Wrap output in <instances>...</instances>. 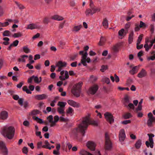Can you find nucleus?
I'll list each match as a JSON object with an SVG mask.
<instances>
[{
	"label": "nucleus",
	"mask_w": 155,
	"mask_h": 155,
	"mask_svg": "<svg viewBox=\"0 0 155 155\" xmlns=\"http://www.w3.org/2000/svg\"><path fill=\"white\" fill-rule=\"evenodd\" d=\"M90 124L94 126H97L98 122L97 121L91 120L90 115L88 114L82 118L81 122L78 125V127L73 129L72 133L74 134H78V133L80 132L81 135L84 136L85 135V131L88 126Z\"/></svg>",
	"instance_id": "1"
},
{
	"label": "nucleus",
	"mask_w": 155,
	"mask_h": 155,
	"mask_svg": "<svg viewBox=\"0 0 155 155\" xmlns=\"http://www.w3.org/2000/svg\"><path fill=\"white\" fill-rule=\"evenodd\" d=\"M89 5L90 8L87 9L85 12L86 16L92 15L97 12H100L101 10V8L96 7L94 5L92 0H90Z\"/></svg>",
	"instance_id": "2"
},
{
	"label": "nucleus",
	"mask_w": 155,
	"mask_h": 155,
	"mask_svg": "<svg viewBox=\"0 0 155 155\" xmlns=\"http://www.w3.org/2000/svg\"><path fill=\"white\" fill-rule=\"evenodd\" d=\"M15 132L14 127L5 126L2 128L1 133L3 136H14Z\"/></svg>",
	"instance_id": "3"
},
{
	"label": "nucleus",
	"mask_w": 155,
	"mask_h": 155,
	"mask_svg": "<svg viewBox=\"0 0 155 155\" xmlns=\"http://www.w3.org/2000/svg\"><path fill=\"white\" fill-rule=\"evenodd\" d=\"M83 84L82 82H80L75 84L72 90V93L74 96L78 97L80 96L81 88Z\"/></svg>",
	"instance_id": "4"
},
{
	"label": "nucleus",
	"mask_w": 155,
	"mask_h": 155,
	"mask_svg": "<svg viewBox=\"0 0 155 155\" xmlns=\"http://www.w3.org/2000/svg\"><path fill=\"white\" fill-rule=\"evenodd\" d=\"M84 51H80L79 52V54L82 55L81 59V63L84 66H86L87 65L86 62L90 63L91 62L90 58L88 57L87 58L88 54L87 51L85 52L84 53Z\"/></svg>",
	"instance_id": "5"
},
{
	"label": "nucleus",
	"mask_w": 155,
	"mask_h": 155,
	"mask_svg": "<svg viewBox=\"0 0 155 155\" xmlns=\"http://www.w3.org/2000/svg\"><path fill=\"white\" fill-rule=\"evenodd\" d=\"M104 116L106 120L111 124L114 122V117L110 113L106 112L104 114Z\"/></svg>",
	"instance_id": "6"
},
{
	"label": "nucleus",
	"mask_w": 155,
	"mask_h": 155,
	"mask_svg": "<svg viewBox=\"0 0 155 155\" xmlns=\"http://www.w3.org/2000/svg\"><path fill=\"white\" fill-rule=\"evenodd\" d=\"M112 147V144L109 136H105V149L106 150H110Z\"/></svg>",
	"instance_id": "7"
},
{
	"label": "nucleus",
	"mask_w": 155,
	"mask_h": 155,
	"mask_svg": "<svg viewBox=\"0 0 155 155\" xmlns=\"http://www.w3.org/2000/svg\"><path fill=\"white\" fill-rule=\"evenodd\" d=\"M98 89V86L97 85H95L91 87L89 89L87 93L88 94H94L97 92Z\"/></svg>",
	"instance_id": "8"
},
{
	"label": "nucleus",
	"mask_w": 155,
	"mask_h": 155,
	"mask_svg": "<svg viewBox=\"0 0 155 155\" xmlns=\"http://www.w3.org/2000/svg\"><path fill=\"white\" fill-rule=\"evenodd\" d=\"M86 146L87 148L91 151H94L96 147L95 144L92 141H89L87 143Z\"/></svg>",
	"instance_id": "9"
},
{
	"label": "nucleus",
	"mask_w": 155,
	"mask_h": 155,
	"mask_svg": "<svg viewBox=\"0 0 155 155\" xmlns=\"http://www.w3.org/2000/svg\"><path fill=\"white\" fill-rule=\"evenodd\" d=\"M154 136H149V141H147L146 142L145 144L147 147H149L151 148H153V137Z\"/></svg>",
	"instance_id": "10"
},
{
	"label": "nucleus",
	"mask_w": 155,
	"mask_h": 155,
	"mask_svg": "<svg viewBox=\"0 0 155 155\" xmlns=\"http://www.w3.org/2000/svg\"><path fill=\"white\" fill-rule=\"evenodd\" d=\"M147 75L146 71L144 68L142 69L137 75V77L140 78H143L146 77Z\"/></svg>",
	"instance_id": "11"
},
{
	"label": "nucleus",
	"mask_w": 155,
	"mask_h": 155,
	"mask_svg": "<svg viewBox=\"0 0 155 155\" xmlns=\"http://www.w3.org/2000/svg\"><path fill=\"white\" fill-rule=\"evenodd\" d=\"M8 117V113L6 111H2L0 114V119L2 120L6 119Z\"/></svg>",
	"instance_id": "12"
},
{
	"label": "nucleus",
	"mask_w": 155,
	"mask_h": 155,
	"mask_svg": "<svg viewBox=\"0 0 155 155\" xmlns=\"http://www.w3.org/2000/svg\"><path fill=\"white\" fill-rule=\"evenodd\" d=\"M68 103L70 105L75 107L78 108L80 107L79 104L72 100H68Z\"/></svg>",
	"instance_id": "13"
},
{
	"label": "nucleus",
	"mask_w": 155,
	"mask_h": 155,
	"mask_svg": "<svg viewBox=\"0 0 155 155\" xmlns=\"http://www.w3.org/2000/svg\"><path fill=\"white\" fill-rule=\"evenodd\" d=\"M39 28V26L37 24L32 23L28 25L27 29L32 30L34 29Z\"/></svg>",
	"instance_id": "14"
},
{
	"label": "nucleus",
	"mask_w": 155,
	"mask_h": 155,
	"mask_svg": "<svg viewBox=\"0 0 155 155\" xmlns=\"http://www.w3.org/2000/svg\"><path fill=\"white\" fill-rule=\"evenodd\" d=\"M35 97L37 100H40L46 99L47 97V96L46 94H43L36 95L35 96Z\"/></svg>",
	"instance_id": "15"
},
{
	"label": "nucleus",
	"mask_w": 155,
	"mask_h": 155,
	"mask_svg": "<svg viewBox=\"0 0 155 155\" xmlns=\"http://www.w3.org/2000/svg\"><path fill=\"white\" fill-rule=\"evenodd\" d=\"M130 97L127 95H126L124 98V106L126 107H127V104L129 103L130 102Z\"/></svg>",
	"instance_id": "16"
},
{
	"label": "nucleus",
	"mask_w": 155,
	"mask_h": 155,
	"mask_svg": "<svg viewBox=\"0 0 155 155\" xmlns=\"http://www.w3.org/2000/svg\"><path fill=\"white\" fill-rule=\"evenodd\" d=\"M51 19L55 20L60 21L63 20L64 19V18L63 17L58 15H54L51 17Z\"/></svg>",
	"instance_id": "17"
},
{
	"label": "nucleus",
	"mask_w": 155,
	"mask_h": 155,
	"mask_svg": "<svg viewBox=\"0 0 155 155\" xmlns=\"http://www.w3.org/2000/svg\"><path fill=\"white\" fill-rule=\"evenodd\" d=\"M59 117L57 115H56L54 117V120L52 122V123L50 124V127H53L56 125V123L59 120Z\"/></svg>",
	"instance_id": "18"
},
{
	"label": "nucleus",
	"mask_w": 155,
	"mask_h": 155,
	"mask_svg": "<svg viewBox=\"0 0 155 155\" xmlns=\"http://www.w3.org/2000/svg\"><path fill=\"white\" fill-rule=\"evenodd\" d=\"M148 42V41H146V43L144 45V47L145 48V51L147 52H148L149 51L150 49L151 48V47L153 45V43L150 42V44L149 45H148V44L147 43Z\"/></svg>",
	"instance_id": "19"
},
{
	"label": "nucleus",
	"mask_w": 155,
	"mask_h": 155,
	"mask_svg": "<svg viewBox=\"0 0 155 155\" xmlns=\"http://www.w3.org/2000/svg\"><path fill=\"white\" fill-rule=\"evenodd\" d=\"M82 25H78L75 26L72 29V31L75 33L78 31L82 28Z\"/></svg>",
	"instance_id": "20"
},
{
	"label": "nucleus",
	"mask_w": 155,
	"mask_h": 155,
	"mask_svg": "<svg viewBox=\"0 0 155 155\" xmlns=\"http://www.w3.org/2000/svg\"><path fill=\"white\" fill-rule=\"evenodd\" d=\"M67 65V63L65 62H62L61 61H59L56 64V66L62 68L65 67Z\"/></svg>",
	"instance_id": "21"
},
{
	"label": "nucleus",
	"mask_w": 155,
	"mask_h": 155,
	"mask_svg": "<svg viewBox=\"0 0 155 155\" xmlns=\"http://www.w3.org/2000/svg\"><path fill=\"white\" fill-rule=\"evenodd\" d=\"M128 30H127L125 31L124 29H122L119 31L118 32V35L121 36H124L126 35L128 32Z\"/></svg>",
	"instance_id": "22"
},
{
	"label": "nucleus",
	"mask_w": 155,
	"mask_h": 155,
	"mask_svg": "<svg viewBox=\"0 0 155 155\" xmlns=\"http://www.w3.org/2000/svg\"><path fill=\"white\" fill-rule=\"evenodd\" d=\"M134 32L132 31L130 33L128 37V41L129 44H131L133 40Z\"/></svg>",
	"instance_id": "23"
},
{
	"label": "nucleus",
	"mask_w": 155,
	"mask_h": 155,
	"mask_svg": "<svg viewBox=\"0 0 155 155\" xmlns=\"http://www.w3.org/2000/svg\"><path fill=\"white\" fill-rule=\"evenodd\" d=\"M69 76V74H68V71H65V77H63L61 76H60L59 77V78L60 80H62V81H64L65 79H67L68 78Z\"/></svg>",
	"instance_id": "24"
},
{
	"label": "nucleus",
	"mask_w": 155,
	"mask_h": 155,
	"mask_svg": "<svg viewBox=\"0 0 155 155\" xmlns=\"http://www.w3.org/2000/svg\"><path fill=\"white\" fill-rule=\"evenodd\" d=\"M155 121V119H149L147 121V125L149 127H151L153 126V123Z\"/></svg>",
	"instance_id": "25"
},
{
	"label": "nucleus",
	"mask_w": 155,
	"mask_h": 155,
	"mask_svg": "<svg viewBox=\"0 0 155 155\" xmlns=\"http://www.w3.org/2000/svg\"><path fill=\"white\" fill-rule=\"evenodd\" d=\"M141 144L142 143L141 140H139L135 143V147L136 149H139L140 148L141 145Z\"/></svg>",
	"instance_id": "26"
},
{
	"label": "nucleus",
	"mask_w": 155,
	"mask_h": 155,
	"mask_svg": "<svg viewBox=\"0 0 155 155\" xmlns=\"http://www.w3.org/2000/svg\"><path fill=\"white\" fill-rule=\"evenodd\" d=\"M102 25L105 28H107L108 27V21L106 18L104 19L102 22Z\"/></svg>",
	"instance_id": "27"
},
{
	"label": "nucleus",
	"mask_w": 155,
	"mask_h": 155,
	"mask_svg": "<svg viewBox=\"0 0 155 155\" xmlns=\"http://www.w3.org/2000/svg\"><path fill=\"white\" fill-rule=\"evenodd\" d=\"M25 57L27 58H28V56L25 55H24L21 56L20 57V58H19L18 59V61L25 62Z\"/></svg>",
	"instance_id": "28"
},
{
	"label": "nucleus",
	"mask_w": 155,
	"mask_h": 155,
	"mask_svg": "<svg viewBox=\"0 0 155 155\" xmlns=\"http://www.w3.org/2000/svg\"><path fill=\"white\" fill-rule=\"evenodd\" d=\"M106 41V39L105 38L101 37L100 38V41L98 43V45L101 46L104 45Z\"/></svg>",
	"instance_id": "29"
},
{
	"label": "nucleus",
	"mask_w": 155,
	"mask_h": 155,
	"mask_svg": "<svg viewBox=\"0 0 155 155\" xmlns=\"http://www.w3.org/2000/svg\"><path fill=\"white\" fill-rule=\"evenodd\" d=\"M45 145H43L42 148L46 149H48L49 150L51 149V147H49L50 144L47 140H45Z\"/></svg>",
	"instance_id": "30"
},
{
	"label": "nucleus",
	"mask_w": 155,
	"mask_h": 155,
	"mask_svg": "<svg viewBox=\"0 0 155 155\" xmlns=\"http://www.w3.org/2000/svg\"><path fill=\"white\" fill-rule=\"evenodd\" d=\"M80 153L81 155H93L91 153L84 150H81Z\"/></svg>",
	"instance_id": "31"
},
{
	"label": "nucleus",
	"mask_w": 155,
	"mask_h": 155,
	"mask_svg": "<svg viewBox=\"0 0 155 155\" xmlns=\"http://www.w3.org/2000/svg\"><path fill=\"white\" fill-rule=\"evenodd\" d=\"M11 34V33L10 31L8 30H5L4 31L2 34L3 36H10Z\"/></svg>",
	"instance_id": "32"
},
{
	"label": "nucleus",
	"mask_w": 155,
	"mask_h": 155,
	"mask_svg": "<svg viewBox=\"0 0 155 155\" xmlns=\"http://www.w3.org/2000/svg\"><path fill=\"white\" fill-rule=\"evenodd\" d=\"M22 90L23 91L26 92L28 94H31V91L28 89L27 87L26 86H24L23 87Z\"/></svg>",
	"instance_id": "33"
},
{
	"label": "nucleus",
	"mask_w": 155,
	"mask_h": 155,
	"mask_svg": "<svg viewBox=\"0 0 155 155\" xmlns=\"http://www.w3.org/2000/svg\"><path fill=\"white\" fill-rule=\"evenodd\" d=\"M101 81L103 82L106 83L107 84H109L110 83L109 79L106 77L103 78L101 80Z\"/></svg>",
	"instance_id": "34"
},
{
	"label": "nucleus",
	"mask_w": 155,
	"mask_h": 155,
	"mask_svg": "<svg viewBox=\"0 0 155 155\" xmlns=\"http://www.w3.org/2000/svg\"><path fill=\"white\" fill-rule=\"evenodd\" d=\"M22 36V34L20 32H18L17 33H14L12 36V37L14 38H18Z\"/></svg>",
	"instance_id": "35"
},
{
	"label": "nucleus",
	"mask_w": 155,
	"mask_h": 155,
	"mask_svg": "<svg viewBox=\"0 0 155 155\" xmlns=\"http://www.w3.org/2000/svg\"><path fill=\"white\" fill-rule=\"evenodd\" d=\"M66 104V102H63L59 101L58 102V105L60 107H62V108H64L65 105Z\"/></svg>",
	"instance_id": "36"
},
{
	"label": "nucleus",
	"mask_w": 155,
	"mask_h": 155,
	"mask_svg": "<svg viewBox=\"0 0 155 155\" xmlns=\"http://www.w3.org/2000/svg\"><path fill=\"white\" fill-rule=\"evenodd\" d=\"M120 45L118 44H117L114 45L113 48V49L114 51L115 52H118L119 51V48Z\"/></svg>",
	"instance_id": "37"
},
{
	"label": "nucleus",
	"mask_w": 155,
	"mask_h": 155,
	"mask_svg": "<svg viewBox=\"0 0 155 155\" xmlns=\"http://www.w3.org/2000/svg\"><path fill=\"white\" fill-rule=\"evenodd\" d=\"M132 117V116L131 114L129 113H126L123 116V117L125 119H129Z\"/></svg>",
	"instance_id": "38"
},
{
	"label": "nucleus",
	"mask_w": 155,
	"mask_h": 155,
	"mask_svg": "<svg viewBox=\"0 0 155 155\" xmlns=\"http://www.w3.org/2000/svg\"><path fill=\"white\" fill-rule=\"evenodd\" d=\"M40 111L38 110H34L31 112V114L33 115H35L39 114Z\"/></svg>",
	"instance_id": "39"
},
{
	"label": "nucleus",
	"mask_w": 155,
	"mask_h": 155,
	"mask_svg": "<svg viewBox=\"0 0 155 155\" xmlns=\"http://www.w3.org/2000/svg\"><path fill=\"white\" fill-rule=\"evenodd\" d=\"M137 66H135L131 70L129 71L130 73L132 75H134L135 73H136L137 72H136V70Z\"/></svg>",
	"instance_id": "40"
},
{
	"label": "nucleus",
	"mask_w": 155,
	"mask_h": 155,
	"mask_svg": "<svg viewBox=\"0 0 155 155\" xmlns=\"http://www.w3.org/2000/svg\"><path fill=\"white\" fill-rule=\"evenodd\" d=\"M49 18L48 17H45L43 20V22L45 24H47L49 22Z\"/></svg>",
	"instance_id": "41"
},
{
	"label": "nucleus",
	"mask_w": 155,
	"mask_h": 155,
	"mask_svg": "<svg viewBox=\"0 0 155 155\" xmlns=\"http://www.w3.org/2000/svg\"><path fill=\"white\" fill-rule=\"evenodd\" d=\"M6 147L5 143L2 141H0V149L2 150Z\"/></svg>",
	"instance_id": "42"
},
{
	"label": "nucleus",
	"mask_w": 155,
	"mask_h": 155,
	"mask_svg": "<svg viewBox=\"0 0 155 155\" xmlns=\"http://www.w3.org/2000/svg\"><path fill=\"white\" fill-rule=\"evenodd\" d=\"M57 110L60 114H64V109L62 107H58Z\"/></svg>",
	"instance_id": "43"
},
{
	"label": "nucleus",
	"mask_w": 155,
	"mask_h": 155,
	"mask_svg": "<svg viewBox=\"0 0 155 155\" xmlns=\"http://www.w3.org/2000/svg\"><path fill=\"white\" fill-rule=\"evenodd\" d=\"M35 120L37 122L40 123L42 124L44 123V121L42 119L39 118L38 117H36L34 118Z\"/></svg>",
	"instance_id": "44"
},
{
	"label": "nucleus",
	"mask_w": 155,
	"mask_h": 155,
	"mask_svg": "<svg viewBox=\"0 0 155 155\" xmlns=\"http://www.w3.org/2000/svg\"><path fill=\"white\" fill-rule=\"evenodd\" d=\"M66 21L64 20L63 22L60 23L58 26V28L59 30L62 29L64 26Z\"/></svg>",
	"instance_id": "45"
},
{
	"label": "nucleus",
	"mask_w": 155,
	"mask_h": 155,
	"mask_svg": "<svg viewBox=\"0 0 155 155\" xmlns=\"http://www.w3.org/2000/svg\"><path fill=\"white\" fill-rule=\"evenodd\" d=\"M23 49L24 51L26 53H28L30 52V50L27 46H26L23 47Z\"/></svg>",
	"instance_id": "46"
},
{
	"label": "nucleus",
	"mask_w": 155,
	"mask_h": 155,
	"mask_svg": "<svg viewBox=\"0 0 155 155\" xmlns=\"http://www.w3.org/2000/svg\"><path fill=\"white\" fill-rule=\"evenodd\" d=\"M107 69V65H103L101 67V68L100 69L101 71L103 72L105 70Z\"/></svg>",
	"instance_id": "47"
},
{
	"label": "nucleus",
	"mask_w": 155,
	"mask_h": 155,
	"mask_svg": "<svg viewBox=\"0 0 155 155\" xmlns=\"http://www.w3.org/2000/svg\"><path fill=\"white\" fill-rule=\"evenodd\" d=\"M143 37V35L142 34L140 35V36H139V37H138L137 40V44H139L140 43Z\"/></svg>",
	"instance_id": "48"
},
{
	"label": "nucleus",
	"mask_w": 155,
	"mask_h": 155,
	"mask_svg": "<svg viewBox=\"0 0 155 155\" xmlns=\"http://www.w3.org/2000/svg\"><path fill=\"white\" fill-rule=\"evenodd\" d=\"M74 111V110L73 109L70 107H69L68 108V109L66 110V113L68 114H72Z\"/></svg>",
	"instance_id": "49"
},
{
	"label": "nucleus",
	"mask_w": 155,
	"mask_h": 155,
	"mask_svg": "<svg viewBox=\"0 0 155 155\" xmlns=\"http://www.w3.org/2000/svg\"><path fill=\"white\" fill-rule=\"evenodd\" d=\"M2 153L3 155H7L8 154V150L7 147L2 150Z\"/></svg>",
	"instance_id": "50"
},
{
	"label": "nucleus",
	"mask_w": 155,
	"mask_h": 155,
	"mask_svg": "<svg viewBox=\"0 0 155 155\" xmlns=\"http://www.w3.org/2000/svg\"><path fill=\"white\" fill-rule=\"evenodd\" d=\"M90 78L92 82H95L97 79V77L96 76H94L93 75H91L90 76Z\"/></svg>",
	"instance_id": "51"
},
{
	"label": "nucleus",
	"mask_w": 155,
	"mask_h": 155,
	"mask_svg": "<svg viewBox=\"0 0 155 155\" xmlns=\"http://www.w3.org/2000/svg\"><path fill=\"white\" fill-rule=\"evenodd\" d=\"M119 136H125V130L124 129H122L120 130Z\"/></svg>",
	"instance_id": "52"
},
{
	"label": "nucleus",
	"mask_w": 155,
	"mask_h": 155,
	"mask_svg": "<svg viewBox=\"0 0 155 155\" xmlns=\"http://www.w3.org/2000/svg\"><path fill=\"white\" fill-rule=\"evenodd\" d=\"M74 139L75 140H77L80 141H81L82 140V136H74Z\"/></svg>",
	"instance_id": "53"
},
{
	"label": "nucleus",
	"mask_w": 155,
	"mask_h": 155,
	"mask_svg": "<svg viewBox=\"0 0 155 155\" xmlns=\"http://www.w3.org/2000/svg\"><path fill=\"white\" fill-rule=\"evenodd\" d=\"M47 119L49 121V122L51 123V124L52 123V122L53 121V117L52 115H49Z\"/></svg>",
	"instance_id": "54"
},
{
	"label": "nucleus",
	"mask_w": 155,
	"mask_h": 155,
	"mask_svg": "<svg viewBox=\"0 0 155 155\" xmlns=\"http://www.w3.org/2000/svg\"><path fill=\"white\" fill-rule=\"evenodd\" d=\"M33 79L35 83L38 84L40 83L39 79L38 77L34 76V77L33 78Z\"/></svg>",
	"instance_id": "55"
},
{
	"label": "nucleus",
	"mask_w": 155,
	"mask_h": 155,
	"mask_svg": "<svg viewBox=\"0 0 155 155\" xmlns=\"http://www.w3.org/2000/svg\"><path fill=\"white\" fill-rule=\"evenodd\" d=\"M15 4L18 6V7L20 9H23L24 7L22 5L20 4L18 2L15 1Z\"/></svg>",
	"instance_id": "56"
},
{
	"label": "nucleus",
	"mask_w": 155,
	"mask_h": 155,
	"mask_svg": "<svg viewBox=\"0 0 155 155\" xmlns=\"http://www.w3.org/2000/svg\"><path fill=\"white\" fill-rule=\"evenodd\" d=\"M78 56V54L76 53L74 54L70 58V60L71 61H74L77 57Z\"/></svg>",
	"instance_id": "57"
},
{
	"label": "nucleus",
	"mask_w": 155,
	"mask_h": 155,
	"mask_svg": "<svg viewBox=\"0 0 155 155\" xmlns=\"http://www.w3.org/2000/svg\"><path fill=\"white\" fill-rule=\"evenodd\" d=\"M22 152L23 153L27 154L28 152V148L26 147H24L22 149Z\"/></svg>",
	"instance_id": "58"
},
{
	"label": "nucleus",
	"mask_w": 155,
	"mask_h": 155,
	"mask_svg": "<svg viewBox=\"0 0 155 155\" xmlns=\"http://www.w3.org/2000/svg\"><path fill=\"white\" fill-rule=\"evenodd\" d=\"M24 101V99L22 98H20L18 100V103L21 106L23 105V101Z\"/></svg>",
	"instance_id": "59"
},
{
	"label": "nucleus",
	"mask_w": 155,
	"mask_h": 155,
	"mask_svg": "<svg viewBox=\"0 0 155 155\" xmlns=\"http://www.w3.org/2000/svg\"><path fill=\"white\" fill-rule=\"evenodd\" d=\"M147 60L148 61L150 60L154 61L155 60V55H152L147 58Z\"/></svg>",
	"instance_id": "60"
},
{
	"label": "nucleus",
	"mask_w": 155,
	"mask_h": 155,
	"mask_svg": "<svg viewBox=\"0 0 155 155\" xmlns=\"http://www.w3.org/2000/svg\"><path fill=\"white\" fill-rule=\"evenodd\" d=\"M18 40H16L14 41H13V42L12 43V45L13 46L16 47L18 45Z\"/></svg>",
	"instance_id": "61"
},
{
	"label": "nucleus",
	"mask_w": 155,
	"mask_h": 155,
	"mask_svg": "<svg viewBox=\"0 0 155 155\" xmlns=\"http://www.w3.org/2000/svg\"><path fill=\"white\" fill-rule=\"evenodd\" d=\"M148 117L149 119H155V118L154 117L152 113L151 112H150L148 114Z\"/></svg>",
	"instance_id": "62"
},
{
	"label": "nucleus",
	"mask_w": 155,
	"mask_h": 155,
	"mask_svg": "<svg viewBox=\"0 0 155 155\" xmlns=\"http://www.w3.org/2000/svg\"><path fill=\"white\" fill-rule=\"evenodd\" d=\"M127 107H129L130 109H131L133 110L134 109V104L132 103H129V104L127 105Z\"/></svg>",
	"instance_id": "63"
},
{
	"label": "nucleus",
	"mask_w": 155,
	"mask_h": 155,
	"mask_svg": "<svg viewBox=\"0 0 155 155\" xmlns=\"http://www.w3.org/2000/svg\"><path fill=\"white\" fill-rule=\"evenodd\" d=\"M134 15H132L131 16H128L126 19V20L127 21H129L132 18L134 17Z\"/></svg>",
	"instance_id": "64"
}]
</instances>
